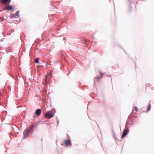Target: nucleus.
Masks as SVG:
<instances>
[{
	"label": "nucleus",
	"mask_w": 154,
	"mask_h": 154,
	"mask_svg": "<svg viewBox=\"0 0 154 154\" xmlns=\"http://www.w3.org/2000/svg\"><path fill=\"white\" fill-rule=\"evenodd\" d=\"M128 131V129L127 127H125L124 129V130L122 134V136L121 137L122 138H123L126 136V135L127 134Z\"/></svg>",
	"instance_id": "obj_2"
},
{
	"label": "nucleus",
	"mask_w": 154,
	"mask_h": 154,
	"mask_svg": "<svg viewBox=\"0 0 154 154\" xmlns=\"http://www.w3.org/2000/svg\"><path fill=\"white\" fill-rule=\"evenodd\" d=\"M32 127H33L32 126H31L29 129L27 130V131L26 132V135L24 136V137L25 136L26 137L27 136L26 135H27L28 134H29V133L32 132L31 130H32Z\"/></svg>",
	"instance_id": "obj_6"
},
{
	"label": "nucleus",
	"mask_w": 154,
	"mask_h": 154,
	"mask_svg": "<svg viewBox=\"0 0 154 154\" xmlns=\"http://www.w3.org/2000/svg\"><path fill=\"white\" fill-rule=\"evenodd\" d=\"M8 4H7V5L5 6V8L4 9V10H7L9 11H10L13 9L14 7L12 5H9Z\"/></svg>",
	"instance_id": "obj_4"
},
{
	"label": "nucleus",
	"mask_w": 154,
	"mask_h": 154,
	"mask_svg": "<svg viewBox=\"0 0 154 154\" xmlns=\"http://www.w3.org/2000/svg\"><path fill=\"white\" fill-rule=\"evenodd\" d=\"M70 142L69 140H65V144L67 146H68L69 144H70Z\"/></svg>",
	"instance_id": "obj_8"
},
{
	"label": "nucleus",
	"mask_w": 154,
	"mask_h": 154,
	"mask_svg": "<svg viewBox=\"0 0 154 154\" xmlns=\"http://www.w3.org/2000/svg\"><path fill=\"white\" fill-rule=\"evenodd\" d=\"M39 59L38 58H36L35 60V62L36 63H38L39 62Z\"/></svg>",
	"instance_id": "obj_10"
},
{
	"label": "nucleus",
	"mask_w": 154,
	"mask_h": 154,
	"mask_svg": "<svg viewBox=\"0 0 154 154\" xmlns=\"http://www.w3.org/2000/svg\"><path fill=\"white\" fill-rule=\"evenodd\" d=\"M53 116V112L51 111H49L45 114V117H48V119L52 118Z\"/></svg>",
	"instance_id": "obj_1"
},
{
	"label": "nucleus",
	"mask_w": 154,
	"mask_h": 154,
	"mask_svg": "<svg viewBox=\"0 0 154 154\" xmlns=\"http://www.w3.org/2000/svg\"><path fill=\"white\" fill-rule=\"evenodd\" d=\"M15 17V16L14 14H13L12 15H10V17L11 18H13V17Z\"/></svg>",
	"instance_id": "obj_12"
},
{
	"label": "nucleus",
	"mask_w": 154,
	"mask_h": 154,
	"mask_svg": "<svg viewBox=\"0 0 154 154\" xmlns=\"http://www.w3.org/2000/svg\"><path fill=\"white\" fill-rule=\"evenodd\" d=\"M1 11L0 10V12Z\"/></svg>",
	"instance_id": "obj_15"
},
{
	"label": "nucleus",
	"mask_w": 154,
	"mask_h": 154,
	"mask_svg": "<svg viewBox=\"0 0 154 154\" xmlns=\"http://www.w3.org/2000/svg\"><path fill=\"white\" fill-rule=\"evenodd\" d=\"M15 17H17L18 16V12H17L15 14H14Z\"/></svg>",
	"instance_id": "obj_11"
},
{
	"label": "nucleus",
	"mask_w": 154,
	"mask_h": 154,
	"mask_svg": "<svg viewBox=\"0 0 154 154\" xmlns=\"http://www.w3.org/2000/svg\"><path fill=\"white\" fill-rule=\"evenodd\" d=\"M10 2L11 0H0V3L2 4H8Z\"/></svg>",
	"instance_id": "obj_3"
},
{
	"label": "nucleus",
	"mask_w": 154,
	"mask_h": 154,
	"mask_svg": "<svg viewBox=\"0 0 154 154\" xmlns=\"http://www.w3.org/2000/svg\"><path fill=\"white\" fill-rule=\"evenodd\" d=\"M99 72L100 74L101 75V77H99L98 76H97V77L95 78H94L95 80H96V81H97L98 80V78H101L103 76V75L102 73L100 71Z\"/></svg>",
	"instance_id": "obj_7"
},
{
	"label": "nucleus",
	"mask_w": 154,
	"mask_h": 154,
	"mask_svg": "<svg viewBox=\"0 0 154 154\" xmlns=\"http://www.w3.org/2000/svg\"><path fill=\"white\" fill-rule=\"evenodd\" d=\"M150 108H151V105L150 103H149V104L148 105L147 108V112L149 111L150 110Z\"/></svg>",
	"instance_id": "obj_9"
},
{
	"label": "nucleus",
	"mask_w": 154,
	"mask_h": 154,
	"mask_svg": "<svg viewBox=\"0 0 154 154\" xmlns=\"http://www.w3.org/2000/svg\"><path fill=\"white\" fill-rule=\"evenodd\" d=\"M134 110L136 111L137 112L138 110V109L137 106H135L134 108Z\"/></svg>",
	"instance_id": "obj_13"
},
{
	"label": "nucleus",
	"mask_w": 154,
	"mask_h": 154,
	"mask_svg": "<svg viewBox=\"0 0 154 154\" xmlns=\"http://www.w3.org/2000/svg\"><path fill=\"white\" fill-rule=\"evenodd\" d=\"M42 112L41 109H37L35 112V114L37 116H39Z\"/></svg>",
	"instance_id": "obj_5"
},
{
	"label": "nucleus",
	"mask_w": 154,
	"mask_h": 154,
	"mask_svg": "<svg viewBox=\"0 0 154 154\" xmlns=\"http://www.w3.org/2000/svg\"><path fill=\"white\" fill-rule=\"evenodd\" d=\"M45 79H46H46H47V76H45Z\"/></svg>",
	"instance_id": "obj_14"
}]
</instances>
